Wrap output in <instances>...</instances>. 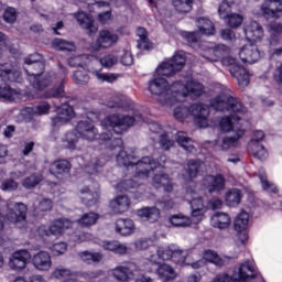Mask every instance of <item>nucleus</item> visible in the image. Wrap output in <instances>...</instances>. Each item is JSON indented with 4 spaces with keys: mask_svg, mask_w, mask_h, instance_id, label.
<instances>
[{
    "mask_svg": "<svg viewBox=\"0 0 282 282\" xmlns=\"http://www.w3.org/2000/svg\"><path fill=\"white\" fill-rule=\"evenodd\" d=\"M59 69L61 73L54 76L50 75V73H43L37 66H28L24 68V72L29 75V82L36 91H43L50 85H54L51 90L43 94V98H63L65 96L67 70L61 65Z\"/></svg>",
    "mask_w": 282,
    "mask_h": 282,
    "instance_id": "nucleus-3",
    "label": "nucleus"
},
{
    "mask_svg": "<svg viewBox=\"0 0 282 282\" xmlns=\"http://www.w3.org/2000/svg\"><path fill=\"white\" fill-rule=\"evenodd\" d=\"M257 276H259V273L257 272V267H254L251 261H247L240 264L238 269V280L236 281L246 282L250 281V279H257Z\"/></svg>",
    "mask_w": 282,
    "mask_h": 282,
    "instance_id": "nucleus-26",
    "label": "nucleus"
},
{
    "mask_svg": "<svg viewBox=\"0 0 282 282\" xmlns=\"http://www.w3.org/2000/svg\"><path fill=\"white\" fill-rule=\"evenodd\" d=\"M72 163L67 160H57L51 164L50 172L53 175H63V173H69Z\"/></svg>",
    "mask_w": 282,
    "mask_h": 282,
    "instance_id": "nucleus-43",
    "label": "nucleus"
},
{
    "mask_svg": "<svg viewBox=\"0 0 282 282\" xmlns=\"http://www.w3.org/2000/svg\"><path fill=\"white\" fill-rule=\"evenodd\" d=\"M74 226V221L67 218L55 219L50 227L42 225L37 228V232L40 237H58V235H63L65 230L72 228Z\"/></svg>",
    "mask_w": 282,
    "mask_h": 282,
    "instance_id": "nucleus-9",
    "label": "nucleus"
},
{
    "mask_svg": "<svg viewBox=\"0 0 282 282\" xmlns=\"http://www.w3.org/2000/svg\"><path fill=\"white\" fill-rule=\"evenodd\" d=\"M43 182V174L36 173L23 180L22 186L28 189L36 188Z\"/></svg>",
    "mask_w": 282,
    "mask_h": 282,
    "instance_id": "nucleus-52",
    "label": "nucleus"
},
{
    "mask_svg": "<svg viewBox=\"0 0 282 282\" xmlns=\"http://www.w3.org/2000/svg\"><path fill=\"white\" fill-rule=\"evenodd\" d=\"M79 197L85 206H94L100 197L98 194V183L95 184V188L84 187L79 191Z\"/></svg>",
    "mask_w": 282,
    "mask_h": 282,
    "instance_id": "nucleus-29",
    "label": "nucleus"
},
{
    "mask_svg": "<svg viewBox=\"0 0 282 282\" xmlns=\"http://www.w3.org/2000/svg\"><path fill=\"white\" fill-rule=\"evenodd\" d=\"M25 65L28 67H37L40 72H43L45 69V63L43 62V55L39 53H34L28 57L24 58Z\"/></svg>",
    "mask_w": 282,
    "mask_h": 282,
    "instance_id": "nucleus-46",
    "label": "nucleus"
},
{
    "mask_svg": "<svg viewBox=\"0 0 282 282\" xmlns=\"http://www.w3.org/2000/svg\"><path fill=\"white\" fill-rule=\"evenodd\" d=\"M243 197V193L239 188H231L226 193L225 202L227 206L235 208V206H239L241 204V199Z\"/></svg>",
    "mask_w": 282,
    "mask_h": 282,
    "instance_id": "nucleus-40",
    "label": "nucleus"
},
{
    "mask_svg": "<svg viewBox=\"0 0 282 282\" xmlns=\"http://www.w3.org/2000/svg\"><path fill=\"white\" fill-rule=\"evenodd\" d=\"M78 257L84 261V263H100L102 261V253L96 252L91 253L89 251H82L78 253Z\"/></svg>",
    "mask_w": 282,
    "mask_h": 282,
    "instance_id": "nucleus-51",
    "label": "nucleus"
},
{
    "mask_svg": "<svg viewBox=\"0 0 282 282\" xmlns=\"http://www.w3.org/2000/svg\"><path fill=\"white\" fill-rule=\"evenodd\" d=\"M107 107L110 109H123V111H133L135 104L129 97L120 94H115L112 100L107 101Z\"/></svg>",
    "mask_w": 282,
    "mask_h": 282,
    "instance_id": "nucleus-22",
    "label": "nucleus"
},
{
    "mask_svg": "<svg viewBox=\"0 0 282 282\" xmlns=\"http://www.w3.org/2000/svg\"><path fill=\"white\" fill-rule=\"evenodd\" d=\"M101 248L113 254H124L128 248L117 240H105L101 242Z\"/></svg>",
    "mask_w": 282,
    "mask_h": 282,
    "instance_id": "nucleus-39",
    "label": "nucleus"
},
{
    "mask_svg": "<svg viewBox=\"0 0 282 282\" xmlns=\"http://www.w3.org/2000/svg\"><path fill=\"white\" fill-rule=\"evenodd\" d=\"M249 221L250 214L246 210L240 212L234 221L235 231L239 232L241 243H246V241H248V234L246 230L248 229Z\"/></svg>",
    "mask_w": 282,
    "mask_h": 282,
    "instance_id": "nucleus-21",
    "label": "nucleus"
},
{
    "mask_svg": "<svg viewBox=\"0 0 282 282\" xmlns=\"http://www.w3.org/2000/svg\"><path fill=\"white\" fill-rule=\"evenodd\" d=\"M185 65L186 54L178 52L155 69V77L149 82L148 89L154 96H160L161 105L173 107L175 102H184L188 97L195 100L204 94V85L199 82L189 80L186 84L174 82L172 85H169V82L164 78V76L166 78L173 76L175 72H182Z\"/></svg>",
    "mask_w": 282,
    "mask_h": 282,
    "instance_id": "nucleus-2",
    "label": "nucleus"
},
{
    "mask_svg": "<svg viewBox=\"0 0 282 282\" xmlns=\"http://www.w3.org/2000/svg\"><path fill=\"white\" fill-rule=\"evenodd\" d=\"M0 188L6 193H13V191L19 188V183L12 178H6L2 181Z\"/></svg>",
    "mask_w": 282,
    "mask_h": 282,
    "instance_id": "nucleus-62",
    "label": "nucleus"
},
{
    "mask_svg": "<svg viewBox=\"0 0 282 282\" xmlns=\"http://www.w3.org/2000/svg\"><path fill=\"white\" fill-rule=\"evenodd\" d=\"M176 142L177 144H180V147H182V149H184L188 153H193V151L195 150V145H193V139L189 138L186 132H177Z\"/></svg>",
    "mask_w": 282,
    "mask_h": 282,
    "instance_id": "nucleus-45",
    "label": "nucleus"
},
{
    "mask_svg": "<svg viewBox=\"0 0 282 282\" xmlns=\"http://www.w3.org/2000/svg\"><path fill=\"white\" fill-rule=\"evenodd\" d=\"M74 15H75V19H77V22L79 23L80 28H84V30H87L88 34H96V32H98V26H96L94 19L89 14L83 11H79Z\"/></svg>",
    "mask_w": 282,
    "mask_h": 282,
    "instance_id": "nucleus-30",
    "label": "nucleus"
},
{
    "mask_svg": "<svg viewBox=\"0 0 282 282\" xmlns=\"http://www.w3.org/2000/svg\"><path fill=\"white\" fill-rule=\"evenodd\" d=\"M0 78L3 83H21V72L12 64H0Z\"/></svg>",
    "mask_w": 282,
    "mask_h": 282,
    "instance_id": "nucleus-24",
    "label": "nucleus"
},
{
    "mask_svg": "<svg viewBox=\"0 0 282 282\" xmlns=\"http://www.w3.org/2000/svg\"><path fill=\"white\" fill-rule=\"evenodd\" d=\"M137 36H139L138 47L140 50H152L153 48V43L149 42V37H147V29L138 28Z\"/></svg>",
    "mask_w": 282,
    "mask_h": 282,
    "instance_id": "nucleus-47",
    "label": "nucleus"
},
{
    "mask_svg": "<svg viewBox=\"0 0 282 282\" xmlns=\"http://www.w3.org/2000/svg\"><path fill=\"white\" fill-rule=\"evenodd\" d=\"M32 259V254L28 250L14 251L9 260V268L11 270H24L28 267V261Z\"/></svg>",
    "mask_w": 282,
    "mask_h": 282,
    "instance_id": "nucleus-19",
    "label": "nucleus"
},
{
    "mask_svg": "<svg viewBox=\"0 0 282 282\" xmlns=\"http://www.w3.org/2000/svg\"><path fill=\"white\" fill-rule=\"evenodd\" d=\"M135 122H144L142 115L134 113V117H131L113 113L101 121V127L108 132L100 134L98 139L99 144H105L108 149H119L117 155L118 166H128V169L134 172L133 178L122 181L115 186L116 191H119V193L138 188V186L142 184V181L149 180L151 171H155V169L160 167L164 169V164H166V155H161L158 162L151 160L149 156H143L138 161L135 155H129L127 151L122 150V138L113 137V133L120 135L123 131H127L129 127H133Z\"/></svg>",
    "mask_w": 282,
    "mask_h": 282,
    "instance_id": "nucleus-1",
    "label": "nucleus"
},
{
    "mask_svg": "<svg viewBox=\"0 0 282 282\" xmlns=\"http://www.w3.org/2000/svg\"><path fill=\"white\" fill-rule=\"evenodd\" d=\"M53 206L54 203L48 198H36L33 204L35 213H47V210H51Z\"/></svg>",
    "mask_w": 282,
    "mask_h": 282,
    "instance_id": "nucleus-49",
    "label": "nucleus"
},
{
    "mask_svg": "<svg viewBox=\"0 0 282 282\" xmlns=\"http://www.w3.org/2000/svg\"><path fill=\"white\" fill-rule=\"evenodd\" d=\"M0 98L12 102L14 100H19L21 98V94L18 90L10 88L9 86L0 87Z\"/></svg>",
    "mask_w": 282,
    "mask_h": 282,
    "instance_id": "nucleus-50",
    "label": "nucleus"
},
{
    "mask_svg": "<svg viewBox=\"0 0 282 282\" xmlns=\"http://www.w3.org/2000/svg\"><path fill=\"white\" fill-rule=\"evenodd\" d=\"M129 206H131V200L129 199V196L124 195L117 196L110 202V208L116 215L127 213Z\"/></svg>",
    "mask_w": 282,
    "mask_h": 282,
    "instance_id": "nucleus-31",
    "label": "nucleus"
},
{
    "mask_svg": "<svg viewBox=\"0 0 282 282\" xmlns=\"http://www.w3.org/2000/svg\"><path fill=\"white\" fill-rule=\"evenodd\" d=\"M53 276L54 279H58V281L63 282H78V280L76 279V274H74L72 270L62 267L56 268L53 271Z\"/></svg>",
    "mask_w": 282,
    "mask_h": 282,
    "instance_id": "nucleus-41",
    "label": "nucleus"
},
{
    "mask_svg": "<svg viewBox=\"0 0 282 282\" xmlns=\"http://www.w3.org/2000/svg\"><path fill=\"white\" fill-rule=\"evenodd\" d=\"M206 261L208 263H214V265H217L218 268H221V265L226 263V260L219 257L217 252L208 249L204 251L203 259L192 263V268L194 270H199V268H204L206 265Z\"/></svg>",
    "mask_w": 282,
    "mask_h": 282,
    "instance_id": "nucleus-20",
    "label": "nucleus"
},
{
    "mask_svg": "<svg viewBox=\"0 0 282 282\" xmlns=\"http://www.w3.org/2000/svg\"><path fill=\"white\" fill-rule=\"evenodd\" d=\"M152 186L154 188H164L165 193H171L173 191V182L169 174L160 173L155 174L152 180Z\"/></svg>",
    "mask_w": 282,
    "mask_h": 282,
    "instance_id": "nucleus-34",
    "label": "nucleus"
},
{
    "mask_svg": "<svg viewBox=\"0 0 282 282\" xmlns=\"http://www.w3.org/2000/svg\"><path fill=\"white\" fill-rule=\"evenodd\" d=\"M245 36L247 41H261V39H263V28L259 22L251 21L245 28Z\"/></svg>",
    "mask_w": 282,
    "mask_h": 282,
    "instance_id": "nucleus-28",
    "label": "nucleus"
},
{
    "mask_svg": "<svg viewBox=\"0 0 282 282\" xmlns=\"http://www.w3.org/2000/svg\"><path fill=\"white\" fill-rule=\"evenodd\" d=\"M185 199L192 208V217L197 219V221H202L204 219V213H206L202 197H197V194L192 191L191 193H186Z\"/></svg>",
    "mask_w": 282,
    "mask_h": 282,
    "instance_id": "nucleus-17",
    "label": "nucleus"
},
{
    "mask_svg": "<svg viewBox=\"0 0 282 282\" xmlns=\"http://www.w3.org/2000/svg\"><path fill=\"white\" fill-rule=\"evenodd\" d=\"M133 230H135V226L133 225V220L131 219H118L116 221V232L127 237L128 235H132Z\"/></svg>",
    "mask_w": 282,
    "mask_h": 282,
    "instance_id": "nucleus-38",
    "label": "nucleus"
},
{
    "mask_svg": "<svg viewBox=\"0 0 282 282\" xmlns=\"http://www.w3.org/2000/svg\"><path fill=\"white\" fill-rule=\"evenodd\" d=\"M171 225L176 226L177 228H186L193 224L191 218L184 215H174L170 218Z\"/></svg>",
    "mask_w": 282,
    "mask_h": 282,
    "instance_id": "nucleus-57",
    "label": "nucleus"
},
{
    "mask_svg": "<svg viewBox=\"0 0 282 282\" xmlns=\"http://www.w3.org/2000/svg\"><path fill=\"white\" fill-rule=\"evenodd\" d=\"M223 65L229 67L231 76L237 79L240 87H248V85H250V75L248 74V69L241 66L236 58L227 56L223 59Z\"/></svg>",
    "mask_w": 282,
    "mask_h": 282,
    "instance_id": "nucleus-8",
    "label": "nucleus"
},
{
    "mask_svg": "<svg viewBox=\"0 0 282 282\" xmlns=\"http://www.w3.org/2000/svg\"><path fill=\"white\" fill-rule=\"evenodd\" d=\"M160 259H162L163 261H169L173 259L175 263H182V261H184V251H182V249H180L175 245L159 247L156 250V254H152L149 261L153 265H158L160 264Z\"/></svg>",
    "mask_w": 282,
    "mask_h": 282,
    "instance_id": "nucleus-6",
    "label": "nucleus"
},
{
    "mask_svg": "<svg viewBox=\"0 0 282 282\" xmlns=\"http://www.w3.org/2000/svg\"><path fill=\"white\" fill-rule=\"evenodd\" d=\"M230 216L226 213H216L212 216L210 224L214 228L226 230L230 228Z\"/></svg>",
    "mask_w": 282,
    "mask_h": 282,
    "instance_id": "nucleus-36",
    "label": "nucleus"
},
{
    "mask_svg": "<svg viewBox=\"0 0 282 282\" xmlns=\"http://www.w3.org/2000/svg\"><path fill=\"white\" fill-rule=\"evenodd\" d=\"M160 145L164 151H169L174 144L175 140L171 139L170 133H163L160 135Z\"/></svg>",
    "mask_w": 282,
    "mask_h": 282,
    "instance_id": "nucleus-63",
    "label": "nucleus"
},
{
    "mask_svg": "<svg viewBox=\"0 0 282 282\" xmlns=\"http://www.w3.org/2000/svg\"><path fill=\"white\" fill-rule=\"evenodd\" d=\"M269 28L271 31V37L269 40L270 45H279V41H281L279 34L282 33V24L273 22L269 25Z\"/></svg>",
    "mask_w": 282,
    "mask_h": 282,
    "instance_id": "nucleus-54",
    "label": "nucleus"
},
{
    "mask_svg": "<svg viewBox=\"0 0 282 282\" xmlns=\"http://www.w3.org/2000/svg\"><path fill=\"white\" fill-rule=\"evenodd\" d=\"M56 117L52 119V127L54 129H58V127H63V124H67L76 113L74 112V107L68 104H63L61 107L56 109Z\"/></svg>",
    "mask_w": 282,
    "mask_h": 282,
    "instance_id": "nucleus-16",
    "label": "nucleus"
},
{
    "mask_svg": "<svg viewBox=\"0 0 282 282\" xmlns=\"http://www.w3.org/2000/svg\"><path fill=\"white\" fill-rule=\"evenodd\" d=\"M260 11L264 19H281L282 0H264L260 7Z\"/></svg>",
    "mask_w": 282,
    "mask_h": 282,
    "instance_id": "nucleus-15",
    "label": "nucleus"
},
{
    "mask_svg": "<svg viewBox=\"0 0 282 282\" xmlns=\"http://www.w3.org/2000/svg\"><path fill=\"white\" fill-rule=\"evenodd\" d=\"M52 47L54 50H58L59 52H74L76 50V45L73 42L65 41L63 39H55L52 42Z\"/></svg>",
    "mask_w": 282,
    "mask_h": 282,
    "instance_id": "nucleus-48",
    "label": "nucleus"
},
{
    "mask_svg": "<svg viewBox=\"0 0 282 282\" xmlns=\"http://www.w3.org/2000/svg\"><path fill=\"white\" fill-rule=\"evenodd\" d=\"M224 21L229 25V28H239L243 23V15L239 13H230L224 19Z\"/></svg>",
    "mask_w": 282,
    "mask_h": 282,
    "instance_id": "nucleus-60",
    "label": "nucleus"
},
{
    "mask_svg": "<svg viewBox=\"0 0 282 282\" xmlns=\"http://www.w3.org/2000/svg\"><path fill=\"white\" fill-rule=\"evenodd\" d=\"M107 164V158L105 155H101L99 158L93 156L90 162L86 164L85 172L89 175H96L102 166Z\"/></svg>",
    "mask_w": 282,
    "mask_h": 282,
    "instance_id": "nucleus-37",
    "label": "nucleus"
},
{
    "mask_svg": "<svg viewBox=\"0 0 282 282\" xmlns=\"http://www.w3.org/2000/svg\"><path fill=\"white\" fill-rule=\"evenodd\" d=\"M73 80L76 85H87L89 83V74L85 69L76 70L73 74Z\"/></svg>",
    "mask_w": 282,
    "mask_h": 282,
    "instance_id": "nucleus-61",
    "label": "nucleus"
},
{
    "mask_svg": "<svg viewBox=\"0 0 282 282\" xmlns=\"http://www.w3.org/2000/svg\"><path fill=\"white\" fill-rule=\"evenodd\" d=\"M118 34L109 31V30H102L99 32V36L97 39V45L98 47H102L104 50H107L109 47H112V45H116L118 43Z\"/></svg>",
    "mask_w": 282,
    "mask_h": 282,
    "instance_id": "nucleus-27",
    "label": "nucleus"
},
{
    "mask_svg": "<svg viewBox=\"0 0 282 282\" xmlns=\"http://www.w3.org/2000/svg\"><path fill=\"white\" fill-rule=\"evenodd\" d=\"M210 106L216 111H227L230 113V117H224L220 119V131L228 133L232 131V129H236V131L239 129L235 122H239L247 110L238 98L232 97V95L228 93H223L216 98L212 99Z\"/></svg>",
    "mask_w": 282,
    "mask_h": 282,
    "instance_id": "nucleus-4",
    "label": "nucleus"
},
{
    "mask_svg": "<svg viewBox=\"0 0 282 282\" xmlns=\"http://www.w3.org/2000/svg\"><path fill=\"white\" fill-rule=\"evenodd\" d=\"M189 116H193L194 122L200 129L208 127V116H210V108L204 104H194L189 107Z\"/></svg>",
    "mask_w": 282,
    "mask_h": 282,
    "instance_id": "nucleus-12",
    "label": "nucleus"
},
{
    "mask_svg": "<svg viewBox=\"0 0 282 282\" xmlns=\"http://www.w3.org/2000/svg\"><path fill=\"white\" fill-rule=\"evenodd\" d=\"M230 47L226 44H215L213 42H204L200 44V56L207 61V63H217L229 54Z\"/></svg>",
    "mask_w": 282,
    "mask_h": 282,
    "instance_id": "nucleus-7",
    "label": "nucleus"
},
{
    "mask_svg": "<svg viewBox=\"0 0 282 282\" xmlns=\"http://www.w3.org/2000/svg\"><path fill=\"white\" fill-rule=\"evenodd\" d=\"M138 265L133 262H122L111 270L112 276L117 281H131L133 279V272H137Z\"/></svg>",
    "mask_w": 282,
    "mask_h": 282,
    "instance_id": "nucleus-14",
    "label": "nucleus"
},
{
    "mask_svg": "<svg viewBox=\"0 0 282 282\" xmlns=\"http://www.w3.org/2000/svg\"><path fill=\"white\" fill-rule=\"evenodd\" d=\"M32 259V254L28 250L14 251L9 260V268L11 270H24L28 267V261Z\"/></svg>",
    "mask_w": 282,
    "mask_h": 282,
    "instance_id": "nucleus-18",
    "label": "nucleus"
},
{
    "mask_svg": "<svg viewBox=\"0 0 282 282\" xmlns=\"http://www.w3.org/2000/svg\"><path fill=\"white\" fill-rule=\"evenodd\" d=\"M3 19L6 23H14L17 21V9L12 7H8L4 10Z\"/></svg>",
    "mask_w": 282,
    "mask_h": 282,
    "instance_id": "nucleus-64",
    "label": "nucleus"
},
{
    "mask_svg": "<svg viewBox=\"0 0 282 282\" xmlns=\"http://www.w3.org/2000/svg\"><path fill=\"white\" fill-rule=\"evenodd\" d=\"M202 166H204V162H202V160H189L185 166V182H193V180L197 177V174L199 173V169H202Z\"/></svg>",
    "mask_w": 282,
    "mask_h": 282,
    "instance_id": "nucleus-32",
    "label": "nucleus"
},
{
    "mask_svg": "<svg viewBox=\"0 0 282 282\" xmlns=\"http://www.w3.org/2000/svg\"><path fill=\"white\" fill-rule=\"evenodd\" d=\"M156 272L162 281H175L177 278L175 269L166 263L160 264Z\"/></svg>",
    "mask_w": 282,
    "mask_h": 282,
    "instance_id": "nucleus-42",
    "label": "nucleus"
},
{
    "mask_svg": "<svg viewBox=\"0 0 282 282\" xmlns=\"http://www.w3.org/2000/svg\"><path fill=\"white\" fill-rule=\"evenodd\" d=\"M138 217L143 221H150V224H154L160 219V210L158 207H143L137 210Z\"/></svg>",
    "mask_w": 282,
    "mask_h": 282,
    "instance_id": "nucleus-35",
    "label": "nucleus"
},
{
    "mask_svg": "<svg viewBox=\"0 0 282 282\" xmlns=\"http://www.w3.org/2000/svg\"><path fill=\"white\" fill-rule=\"evenodd\" d=\"M173 6L177 12H191L193 10V0H173Z\"/></svg>",
    "mask_w": 282,
    "mask_h": 282,
    "instance_id": "nucleus-58",
    "label": "nucleus"
},
{
    "mask_svg": "<svg viewBox=\"0 0 282 282\" xmlns=\"http://www.w3.org/2000/svg\"><path fill=\"white\" fill-rule=\"evenodd\" d=\"M31 262L35 270L47 272L52 269V256L47 251H40L31 258Z\"/></svg>",
    "mask_w": 282,
    "mask_h": 282,
    "instance_id": "nucleus-23",
    "label": "nucleus"
},
{
    "mask_svg": "<svg viewBox=\"0 0 282 282\" xmlns=\"http://www.w3.org/2000/svg\"><path fill=\"white\" fill-rule=\"evenodd\" d=\"M84 3H86L89 12H94L96 9L100 8H109L110 6H122L124 3V0H82Z\"/></svg>",
    "mask_w": 282,
    "mask_h": 282,
    "instance_id": "nucleus-33",
    "label": "nucleus"
},
{
    "mask_svg": "<svg viewBox=\"0 0 282 282\" xmlns=\"http://www.w3.org/2000/svg\"><path fill=\"white\" fill-rule=\"evenodd\" d=\"M239 58L247 65H254L261 59V52L254 43H248L242 45L238 52Z\"/></svg>",
    "mask_w": 282,
    "mask_h": 282,
    "instance_id": "nucleus-13",
    "label": "nucleus"
},
{
    "mask_svg": "<svg viewBox=\"0 0 282 282\" xmlns=\"http://www.w3.org/2000/svg\"><path fill=\"white\" fill-rule=\"evenodd\" d=\"M242 135H246V130L237 129L236 135L223 137L216 141H207V144H210L214 149H218V151H230V149H235V147H237V142L241 140Z\"/></svg>",
    "mask_w": 282,
    "mask_h": 282,
    "instance_id": "nucleus-11",
    "label": "nucleus"
},
{
    "mask_svg": "<svg viewBox=\"0 0 282 282\" xmlns=\"http://www.w3.org/2000/svg\"><path fill=\"white\" fill-rule=\"evenodd\" d=\"M249 151L252 153L253 158H257L258 160H265L268 158V150H265L262 144H258L257 142H252Z\"/></svg>",
    "mask_w": 282,
    "mask_h": 282,
    "instance_id": "nucleus-56",
    "label": "nucleus"
},
{
    "mask_svg": "<svg viewBox=\"0 0 282 282\" xmlns=\"http://www.w3.org/2000/svg\"><path fill=\"white\" fill-rule=\"evenodd\" d=\"M196 25L200 34H206L207 36H213V34H215V25L213 24V21L206 18L197 19Z\"/></svg>",
    "mask_w": 282,
    "mask_h": 282,
    "instance_id": "nucleus-44",
    "label": "nucleus"
},
{
    "mask_svg": "<svg viewBox=\"0 0 282 282\" xmlns=\"http://www.w3.org/2000/svg\"><path fill=\"white\" fill-rule=\"evenodd\" d=\"M50 109L51 106L46 101H43L35 107L26 108L25 111L31 116H45V113H50Z\"/></svg>",
    "mask_w": 282,
    "mask_h": 282,
    "instance_id": "nucleus-53",
    "label": "nucleus"
},
{
    "mask_svg": "<svg viewBox=\"0 0 282 282\" xmlns=\"http://www.w3.org/2000/svg\"><path fill=\"white\" fill-rule=\"evenodd\" d=\"M98 217L99 216L96 213L84 214L82 218L77 220V224L83 228H89V226H94V224L98 221Z\"/></svg>",
    "mask_w": 282,
    "mask_h": 282,
    "instance_id": "nucleus-55",
    "label": "nucleus"
},
{
    "mask_svg": "<svg viewBox=\"0 0 282 282\" xmlns=\"http://www.w3.org/2000/svg\"><path fill=\"white\" fill-rule=\"evenodd\" d=\"M28 215V206L23 203L7 202V219L11 224H21L25 221Z\"/></svg>",
    "mask_w": 282,
    "mask_h": 282,
    "instance_id": "nucleus-10",
    "label": "nucleus"
},
{
    "mask_svg": "<svg viewBox=\"0 0 282 282\" xmlns=\"http://www.w3.org/2000/svg\"><path fill=\"white\" fill-rule=\"evenodd\" d=\"M191 117V109L184 105L178 106L174 109V118L178 120V122H184L187 118Z\"/></svg>",
    "mask_w": 282,
    "mask_h": 282,
    "instance_id": "nucleus-59",
    "label": "nucleus"
},
{
    "mask_svg": "<svg viewBox=\"0 0 282 282\" xmlns=\"http://www.w3.org/2000/svg\"><path fill=\"white\" fill-rule=\"evenodd\" d=\"M203 185L207 187L209 193H219V191H224L226 188V180L224 175H208L204 178Z\"/></svg>",
    "mask_w": 282,
    "mask_h": 282,
    "instance_id": "nucleus-25",
    "label": "nucleus"
},
{
    "mask_svg": "<svg viewBox=\"0 0 282 282\" xmlns=\"http://www.w3.org/2000/svg\"><path fill=\"white\" fill-rule=\"evenodd\" d=\"M78 138L94 142V140H98V130L91 122L79 121L76 129L73 132L66 133L64 137L63 148L69 149V151H75Z\"/></svg>",
    "mask_w": 282,
    "mask_h": 282,
    "instance_id": "nucleus-5",
    "label": "nucleus"
}]
</instances>
